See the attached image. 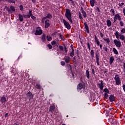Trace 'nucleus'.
Returning <instances> with one entry per match:
<instances>
[{"instance_id":"13d9d810","label":"nucleus","mask_w":125,"mask_h":125,"mask_svg":"<svg viewBox=\"0 0 125 125\" xmlns=\"http://www.w3.org/2000/svg\"><path fill=\"white\" fill-rule=\"evenodd\" d=\"M47 17L46 16V17H44L42 19H43V20L44 21L45 19H47Z\"/></svg>"},{"instance_id":"58836bf2","label":"nucleus","mask_w":125,"mask_h":125,"mask_svg":"<svg viewBox=\"0 0 125 125\" xmlns=\"http://www.w3.org/2000/svg\"><path fill=\"white\" fill-rule=\"evenodd\" d=\"M121 33L122 34H125V28H123L121 30Z\"/></svg>"},{"instance_id":"473e14b6","label":"nucleus","mask_w":125,"mask_h":125,"mask_svg":"<svg viewBox=\"0 0 125 125\" xmlns=\"http://www.w3.org/2000/svg\"><path fill=\"white\" fill-rule=\"evenodd\" d=\"M90 54L92 56V57H94V51L93 50H92L90 52Z\"/></svg>"},{"instance_id":"f03ea898","label":"nucleus","mask_w":125,"mask_h":125,"mask_svg":"<svg viewBox=\"0 0 125 125\" xmlns=\"http://www.w3.org/2000/svg\"><path fill=\"white\" fill-rule=\"evenodd\" d=\"M42 30L41 29L40 27H37L36 32L35 33V35H36V36H38L42 35Z\"/></svg>"},{"instance_id":"09e8293b","label":"nucleus","mask_w":125,"mask_h":125,"mask_svg":"<svg viewBox=\"0 0 125 125\" xmlns=\"http://www.w3.org/2000/svg\"><path fill=\"white\" fill-rule=\"evenodd\" d=\"M110 12H112L113 14H115V11H114V9H111L110 10Z\"/></svg>"},{"instance_id":"774afa93","label":"nucleus","mask_w":125,"mask_h":125,"mask_svg":"<svg viewBox=\"0 0 125 125\" xmlns=\"http://www.w3.org/2000/svg\"><path fill=\"white\" fill-rule=\"evenodd\" d=\"M124 69L125 70V63L124 64Z\"/></svg>"},{"instance_id":"a878e982","label":"nucleus","mask_w":125,"mask_h":125,"mask_svg":"<svg viewBox=\"0 0 125 125\" xmlns=\"http://www.w3.org/2000/svg\"><path fill=\"white\" fill-rule=\"evenodd\" d=\"M113 51L115 53V54H119V52H118V50H117V49H116L115 48H113Z\"/></svg>"},{"instance_id":"1a4fd4ad","label":"nucleus","mask_w":125,"mask_h":125,"mask_svg":"<svg viewBox=\"0 0 125 125\" xmlns=\"http://www.w3.org/2000/svg\"><path fill=\"white\" fill-rule=\"evenodd\" d=\"M49 20H46L45 21V27L48 28L49 26H50V23H49Z\"/></svg>"},{"instance_id":"69168bd1","label":"nucleus","mask_w":125,"mask_h":125,"mask_svg":"<svg viewBox=\"0 0 125 125\" xmlns=\"http://www.w3.org/2000/svg\"><path fill=\"white\" fill-rule=\"evenodd\" d=\"M100 48H101V49H102V44L100 45Z\"/></svg>"},{"instance_id":"603ef678","label":"nucleus","mask_w":125,"mask_h":125,"mask_svg":"<svg viewBox=\"0 0 125 125\" xmlns=\"http://www.w3.org/2000/svg\"><path fill=\"white\" fill-rule=\"evenodd\" d=\"M120 23L121 26H124V22H123V21H120Z\"/></svg>"},{"instance_id":"cd10ccee","label":"nucleus","mask_w":125,"mask_h":125,"mask_svg":"<svg viewBox=\"0 0 125 125\" xmlns=\"http://www.w3.org/2000/svg\"><path fill=\"white\" fill-rule=\"evenodd\" d=\"M42 42H45V34H43L42 36Z\"/></svg>"},{"instance_id":"864d4df0","label":"nucleus","mask_w":125,"mask_h":125,"mask_svg":"<svg viewBox=\"0 0 125 125\" xmlns=\"http://www.w3.org/2000/svg\"><path fill=\"white\" fill-rule=\"evenodd\" d=\"M61 63L62 66H64V65H65V62H61Z\"/></svg>"},{"instance_id":"052dcab7","label":"nucleus","mask_w":125,"mask_h":125,"mask_svg":"<svg viewBox=\"0 0 125 125\" xmlns=\"http://www.w3.org/2000/svg\"><path fill=\"white\" fill-rule=\"evenodd\" d=\"M100 35L102 38H103V37H104V35L102 33H101Z\"/></svg>"},{"instance_id":"7c9ffc66","label":"nucleus","mask_w":125,"mask_h":125,"mask_svg":"<svg viewBox=\"0 0 125 125\" xmlns=\"http://www.w3.org/2000/svg\"><path fill=\"white\" fill-rule=\"evenodd\" d=\"M115 17L117 18V20H118L119 21H121V16H120L119 15H116Z\"/></svg>"},{"instance_id":"5701e85b","label":"nucleus","mask_w":125,"mask_h":125,"mask_svg":"<svg viewBox=\"0 0 125 125\" xmlns=\"http://www.w3.org/2000/svg\"><path fill=\"white\" fill-rule=\"evenodd\" d=\"M85 76L87 79H89V71L87 70L86 71Z\"/></svg>"},{"instance_id":"20e7f679","label":"nucleus","mask_w":125,"mask_h":125,"mask_svg":"<svg viewBox=\"0 0 125 125\" xmlns=\"http://www.w3.org/2000/svg\"><path fill=\"white\" fill-rule=\"evenodd\" d=\"M114 44H115L116 47H120L121 45H122V44L121 43V41H120L119 40H114Z\"/></svg>"},{"instance_id":"79ce46f5","label":"nucleus","mask_w":125,"mask_h":125,"mask_svg":"<svg viewBox=\"0 0 125 125\" xmlns=\"http://www.w3.org/2000/svg\"><path fill=\"white\" fill-rule=\"evenodd\" d=\"M51 44H52V45H55V44H56V42L55 41H52L51 42Z\"/></svg>"},{"instance_id":"c9c22d12","label":"nucleus","mask_w":125,"mask_h":125,"mask_svg":"<svg viewBox=\"0 0 125 125\" xmlns=\"http://www.w3.org/2000/svg\"><path fill=\"white\" fill-rule=\"evenodd\" d=\"M82 14L84 18L86 17V13L85 11L82 12Z\"/></svg>"},{"instance_id":"6ab92c4d","label":"nucleus","mask_w":125,"mask_h":125,"mask_svg":"<svg viewBox=\"0 0 125 125\" xmlns=\"http://www.w3.org/2000/svg\"><path fill=\"white\" fill-rule=\"evenodd\" d=\"M107 25L108 27H110L111 25H112V22H111V21L107 20L106 21Z\"/></svg>"},{"instance_id":"6e6552de","label":"nucleus","mask_w":125,"mask_h":125,"mask_svg":"<svg viewBox=\"0 0 125 125\" xmlns=\"http://www.w3.org/2000/svg\"><path fill=\"white\" fill-rule=\"evenodd\" d=\"M100 82H101V83L98 84V85H99V88L101 89V90H102V89H103V88L104 87V85L103 84L104 83L102 80H101Z\"/></svg>"},{"instance_id":"bb28decb","label":"nucleus","mask_w":125,"mask_h":125,"mask_svg":"<svg viewBox=\"0 0 125 125\" xmlns=\"http://www.w3.org/2000/svg\"><path fill=\"white\" fill-rule=\"evenodd\" d=\"M5 9H6V10H7V11H8L9 13H12V11L10 10V9H9V8L6 6Z\"/></svg>"},{"instance_id":"0e129e2a","label":"nucleus","mask_w":125,"mask_h":125,"mask_svg":"<svg viewBox=\"0 0 125 125\" xmlns=\"http://www.w3.org/2000/svg\"><path fill=\"white\" fill-rule=\"evenodd\" d=\"M64 50H65V52H67V47H65V48H64Z\"/></svg>"},{"instance_id":"ddd939ff","label":"nucleus","mask_w":125,"mask_h":125,"mask_svg":"<svg viewBox=\"0 0 125 125\" xmlns=\"http://www.w3.org/2000/svg\"><path fill=\"white\" fill-rule=\"evenodd\" d=\"M23 16L22 15H21V14H19V20L21 22H22V21H23V20H24V19L23 18Z\"/></svg>"},{"instance_id":"9d476101","label":"nucleus","mask_w":125,"mask_h":125,"mask_svg":"<svg viewBox=\"0 0 125 125\" xmlns=\"http://www.w3.org/2000/svg\"><path fill=\"white\" fill-rule=\"evenodd\" d=\"M70 59H71V58H70V57L69 56H66L64 57V60L66 63H69V62H70Z\"/></svg>"},{"instance_id":"ea45409f","label":"nucleus","mask_w":125,"mask_h":125,"mask_svg":"<svg viewBox=\"0 0 125 125\" xmlns=\"http://www.w3.org/2000/svg\"><path fill=\"white\" fill-rule=\"evenodd\" d=\"M104 97L105 98H108V93H104Z\"/></svg>"},{"instance_id":"e2e57ef3","label":"nucleus","mask_w":125,"mask_h":125,"mask_svg":"<svg viewBox=\"0 0 125 125\" xmlns=\"http://www.w3.org/2000/svg\"><path fill=\"white\" fill-rule=\"evenodd\" d=\"M7 116H8V113H6V114H5V118H6V117H7Z\"/></svg>"},{"instance_id":"4be33fe9","label":"nucleus","mask_w":125,"mask_h":125,"mask_svg":"<svg viewBox=\"0 0 125 125\" xmlns=\"http://www.w3.org/2000/svg\"><path fill=\"white\" fill-rule=\"evenodd\" d=\"M54 109H55L54 106H51L50 107L49 111L51 112V113H53V111H54Z\"/></svg>"},{"instance_id":"bf43d9fd","label":"nucleus","mask_w":125,"mask_h":125,"mask_svg":"<svg viewBox=\"0 0 125 125\" xmlns=\"http://www.w3.org/2000/svg\"><path fill=\"white\" fill-rule=\"evenodd\" d=\"M81 11H82V12H83L84 11L83 10V7H81Z\"/></svg>"},{"instance_id":"4c0bfd02","label":"nucleus","mask_w":125,"mask_h":125,"mask_svg":"<svg viewBox=\"0 0 125 125\" xmlns=\"http://www.w3.org/2000/svg\"><path fill=\"white\" fill-rule=\"evenodd\" d=\"M59 37H60V39H61V40H62V41H64V39H63V37L62 36V34L59 33Z\"/></svg>"},{"instance_id":"dca6fc26","label":"nucleus","mask_w":125,"mask_h":125,"mask_svg":"<svg viewBox=\"0 0 125 125\" xmlns=\"http://www.w3.org/2000/svg\"><path fill=\"white\" fill-rule=\"evenodd\" d=\"M119 38L120 40H122V41H124L125 39V35H122V34H119Z\"/></svg>"},{"instance_id":"412c9836","label":"nucleus","mask_w":125,"mask_h":125,"mask_svg":"<svg viewBox=\"0 0 125 125\" xmlns=\"http://www.w3.org/2000/svg\"><path fill=\"white\" fill-rule=\"evenodd\" d=\"M33 16V14H32V10H29V12L28 14L27 15V17H28V18H30V17H31V16L32 17Z\"/></svg>"},{"instance_id":"0eeeda50","label":"nucleus","mask_w":125,"mask_h":125,"mask_svg":"<svg viewBox=\"0 0 125 125\" xmlns=\"http://www.w3.org/2000/svg\"><path fill=\"white\" fill-rule=\"evenodd\" d=\"M0 101L2 104H3V103H5V102L7 101V100L6 99V98H5V97L2 96L0 97Z\"/></svg>"},{"instance_id":"37998d69","label":"nucleus","mask_w":125,"mask_h":125,"mask_svg":"<svg viewBox=\"0 0 125 125\" xmlns=\"http://www.w3.org/2000/svg\"><path fill=\"white\" fill-rule=\"evenodd\" d=\"M47 46L49 49H51V48H52V46L50 44H48Z\"/></svg>"},{"instance_id":"680f3d73","label":"nucleus","mask_w":125,"mask_h":125,"mask_svg":"<svg viewBox=\"0 0 125 125\" xmlns=\"http://www.w3.org/2000/svg\"><path fill=\"white\" fill-rule=\"evenodd\" d=\"M71 3H72V5H73V6H75V3H74V1H71Z\"/></svg>"},{"instance_id":"3c124183","label":"nucleus","mask_w":125,"mask_h":125,"mask_svg":"<svg viewBox=\"0 0 125 125\" xmlns=\"http://www.w3.org/2000/svg\"><path fill=\"white\" fill-rule=\"evenodd\" d=\"M23 16L24 18H29L27 15H23Z\"/></svg>"},{"instance_id":"423d86ee","label":"nucleus","mask_w":125,"mask_h":125,"mask_svg":"<svg viewBox=\"0 0 125 125\" xmlns=\"http://www.w3.org/2000/svg\"><path fill=\"white\" fill-rule=\"evenodd\" d=\"M26 97H27L28 99H29V100H31L33 97H34V95H33V94L31 92H28L26 94Z\"/></svg>"},{"instance_id":"9b49d317","label":"nucleus","mask_w":125,"mask_h":125,"mask_svg":"<svg viewBox=\"0 0 125 125\" xmlns=\"http://www.w3.org/2000/svg\"><path fill=\"white\" fill-rule=\"evenodd\" d=\"M96 59L97 65L99 66V56L97 54H96Z\"/></svg>"},{"instance_id":"b1692460","label":"nucleus","mask_w":125,"mask_h":125,"mask_svg":"<svg viewBox=\"0 0 125 125\" xmlns=\"http://www.w3.org/2000/svg\"><path fill=\"white\" fill-rule=\"evenodd\" d=\"M46 16L47 18H48V19H51V18H52V15H51L50 13H48Z\"/></svg>"},{"instance_id":"7ed1b4c3","label":"nucleus","mask_w":125,"mask_h":125,"mask_svg":"<svg viewBox=\"0 0 125 125\" xmlns=\"http://www.w3.org/2000/svg\"><path fill=\"white\" fill-rule=\"evenodd\" d=\"M63 23L65 27H66L68 30H70V29H71V25H70L69 22L66 21V20H63Z\"/></svg>"},{"instance_id":"c756f323","label":"nucleus","mask_w":125,"mask_h":125,"mask_svg":"<svg viewBox=\"0 0 125 125\" xmlns=\"http://www.w3.org/2000/svg\"><path fill=\"white\" fill-rule=\"evenodd\" d=\"M10 10H11V11H12V12L13 11H15V8H14V6H11Z\"/></svg>"},{"instance_id":"a19ab883","label":"nucleus","mask_w":125,"mask_h":125,"mask_svg":"<svg viewBox=\"0 0 125 125\" xmlns=\"http://www.w3.org/2000/svg\"><path fill=\"white\" fill-rule=\"evenodd\" d=\"M31 18H32V19H33V20H34V21H35V20H36L37 19V18H36L35 17H34L33 15L31 16Z\"/></svg>"},{"instance_id":"72a5a7b5","label":"nucleus","mask_w":125,"mask_h":125,"mask_svg":"<svg viewBox=\"0 0 125 125\" xmlns=\"http://www.w3.org/2000/svg\"><path fill=\"white\" fill-rule=\"evenodd\" d=\"M104 91L105 93H109V92H110V91H109V90H108L107 88L104 89Z\"/></svg>"},{"instance_id":"6e6d98bb","label":"nucleus","mask_w":125,"mask_h":125,"mask_svg":"<svg viewBox=\"0 0 125 125\" xmlns=\"http://www.w3.org/2000/svg\"><path fill=\"white\" fill-rule=\"evenodd\" d=\"M20 10H23V6L20 5Z\"/></svg>"},{"instance_id":"49530a36","label":"nucleus","mask_w":125,"mask_h":125,"mask_svg":"<svg viewBox=\"0 0 125 125\" xmlns=\"http://www.w3.org/2000/svg\"><path fill=\"white\" fill-rule=\"evenodd\" d=\"M37 88H38V89H41V85L40 84H37Z\"/></svg>"},{"instance_id":"e433bc0d","label":"nucleus","mask_w":125,"mask_h":125,"mask_svg":"<svg viewBox=\"0 0 125 125\" xmlns=\"http://www.w3.org/2000/svg\"><path fill=\"white\" fill-rule=\"evenodd\" d=\"M115 36H116V37L117 38V39H118V38H119V36H120V35L119 34V32L117 31L115 33Z\"/></svg>"},{"instance_id":"c03bdc74","label":"nucleus","mask_w":125,"mask_h":125,"mask_svg":"<svg viewBox=\"0 0 125 125\" xmlns=\"http://www.w3.org/2000/svg\"><path fill=\"white\" fill-rule=\"evenodd\" d=\"M87 47L89 50H90V44H89V43H87Z\"/></svg>"},{"instance_id":"4468645a","label":"nucleus","mask_w":125,"mask_h":125,"mask_svg":"<svg viewBox=\"0 0 125 125\" xmlns=\"http://www.w3.org/2000/svg\"><path fill=\"white\" fill-rule=\"evenodd\" d=\"M84 25L85 28L86 30V32L88 34V33H89V29H88V26L87 25V23H86V22H84Z\"/></svg>"},{"instance_id":"a211bd4d","label":"nucleus","mask_w":125,"mask_h":125,"mask_svg":"<svg viewBox=\"0 0 125 125\" xmlns=\"http://www.w3.org/2000/svg\"><path fill=\"white\" fill-rule=\"evenodd\" d=\"M113 62H114V57H111L109 58V64H110L111 65L113 63Z\"/></svg>"},{"instance_id":"393cba45","label":"nucleus","mask_w":125,"mask_h":125,"mask_svg":"<svg viewBox=\"0 0 125 125\" xmlns=\"http://www.w3.org/2000/svg\"><path fill=\"white\" fill-rule=\"evenodd\" d=\"M104 42H106L107 43H109L110 42V39L109 38H104Z\"/></svg>"},{"instance_id":"de8ad7c7","label":"nucleus","mask_w":125,"mask_h":125,"mask_svg":"<svg viewBox=\"0 0 125 125\" xmlns=\"http://www.w3.org/2000/svg\"><path fill=\"white\" fill-rule=\"evenodd\" d=\"M59 48L61 49V50H63V49H64V48L62 47V46H59Z\"/></svg>"},{"instance_id":"8fccbe9b","label":"nucleus","mask_w":125,"mask_h":125,"mask_svg":"<svg viewBox=\"0 0 125 125\" xmlns=\"http://www.w3.org/2000/svg\"><path fill=\"white\" fill-rule=\"evenodd\" d=\"M118 20V18L116 17V16H115L114 19V22H116Z\"/></svg>"},{"instance_id":"f8f14e48","label":"nucleus","mask_w":125,"mask_h":125,"mask_svg":"<svg viewBox=\"0 0 125 125\" xmlns=\"http://www.w3.org/2000/svg\"><path fill=\"white\" fill-rule=\"evenodd\" d=\"M109 100L110 102H113V101H115V97L114 95H111L109 97Z\"/></svg>"},{"instance_id":"39448f33","label":"nucleus","mask_w":125,"mask_h":125,"mask_svg":"<svg viewBox=\"0 0 125 125\" xmlns=\"http://www.w3.org/2000/svg\"><path fill=\"white\" fill-rule=\"evenodd\" d=\"M116 81V84L119 85L121 83V80H120V77L118 75H116L114 78Z\"/></svg>"},{"instance_id":"2eb2a0df","label":"nucleus","mask_w":125,"mask_h":125,"mask_svg":"<svg viewBox=\"0 0 125 125\" xmlns=\"http://www.w3.org/2000/svg\"><path fill=\"white\" fill-rule=\"evenodd\" d=\"M72 52L70 53V56L71 57H73L75 55V51L74 50V48L73 47H71Z\"/></svg>"},{"instance_id":"2f4dec72","label":"nucleus","mask_w":125,"mask_h":125,"mask_svg":"<svg viewBox=\"0 0 125 125\" xmlns=\"http://www.w3.org/2000/svg\"><path fill=\"white\" fill-rule=\"evenodd\" d=\"M46 38H47V40L48 42H50V41H51V40H52V37H51L47 36Z\"/></svg>"},{"instance_id":"a18cd8bd","label":"nucleus","mask_w":125,"mask_h":125,"mask_svg":"<svg viewBox=\"0 0 125 125\" xmlns=\"http://www.w3.org/2000/svg\"><path fill=\"white\" fill-rule=\"evenodd\" d=\"M79 16L80 19H82V14H81V13L80 12H79Z\"/></svg>"},{"instance_id":"4d7b16f0","label":"nucleus","mask_w":125,"mask_h":125,"mask_svg":"<svg viewBox=\"0 0 125 125\" xmlns=\"http://www.w3.org/2000/svg\"><path fill=\"white\" fill-rule=\"evenodd\" d=\"M91 72H92V74H94V73H95V72L94 71V70L93 69H92Z\"/></svg>"},{"instance_id":"5fc2aeb1","label":"nucleus","mask_w":125,"mask_h":125,"mask_svg":"<svg viewBox=\"0 0 125 125\" xmlns=\"http://www.w3.org/2000/svg\"><path fill=\"white\" fill-rule=\"evenodd\" d=\"M104 49L105 51H108V48L106 47H104Z\"/></svg>"},{"instance_id":"c85d7f7f","label":"nucleus","mask_w":125,"mask_h":125,"mask_svg":"<svg viewBox=\"0 0 125 125\" xmlns=\"http://www.w3.org/2000/svg\"><path fill=\"white\" fill-rule=\"evenodd\" d=\"M95 41L96 42L97 44L98 45H99L100 44V42H99V41L98 40V39H97V37L95 36Z\"/></svg>"},{"instance_id":"f704fd0d","label":"nucleus","mask_w":125,"mask_h":125,"mask_svg":"<svg viewBox=\"0 0 125 125\" xmlns=\"http://www.w3.org/2000/svg\"><path fill=\"white\" fill-rule=\"evenodd\" d=\"M7 1L11 3H15V0H7Z\"/></svg>"},{"instance_id":"338daca9","label":"nucleus","mask_w":125,"mask_h":125,"mask_svg":"<svg viewBox=\"0 0 125 125\" xmlns=\"http://www.w3.org/2000/svg\"><path fill=\"white\" fill-rule=\"evenodd\" d=\"M42 23H44V20H43L42 19Z\"/></svg>"},{"instance_id":"f257e3e1","label":"nucleus","mask_w":125,"mask_h":125,"mask_svg":"<svg viewBox=\"0 0 125 125\" xmlns=\"http://www.w3.org/2000/svg\"><path fill=\"white\" fill-rule=\"evenodd\" d=\"M65 16L66 18L71 22L73 23V20H72V14H71V11L69 9H66Z\"/></svg>"},{"instance_id":"aec40b11","label":"nucleus","mask_w":125,"mask_h":125,"mask_svg":"<svg viewBox=\"0 0 125 125\" xmlns=\"http://www.w3.org/2000/svg\"><path fill=\"white\" fill-rule=\"evenodd\" d=\"M82 88H83V84L82 83H80L77 86V89L81 90Z\"/></svg>"},{"instance_id":"f3484780","label":"nucleus","mask_w":125,"mask_h":125,"mask_svg":"<svg viewBox=\"0 0 125 125\" xmlns=\"http://www.w3.org/2000/svg\"><path fill=\"white\" fill-rule=\"evenodd\" d=\"M90 3L91 6H94V4L95 3V0H91L90 1Z\"/></svg>"}]
</instances>
